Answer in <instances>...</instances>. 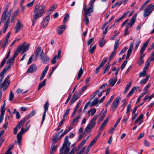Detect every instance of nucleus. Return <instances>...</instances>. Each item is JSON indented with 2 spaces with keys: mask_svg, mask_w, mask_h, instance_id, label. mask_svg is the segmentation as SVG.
I'll use <instances>...</instances> for the list:
<instances>
[{
  "mask_svg": "<svg viewBox=\"0 0 154 154\" xmlns=\"http://www.w3.org/2000/svg\"><path fill=\"white\" fill-rule=\"evenodd\" d=\"M57 146H55L54 143H52L51 147L50 154H52L53 152H55L57 149Z\"/></svg>",
  "mask_w": 154,
  "mask_h": 154,
  "instance_id": "22",
  "label": "nucleus"
},
{
  "mask_svg": "<svg viewBox=\"0 0 154 154\" xmlns=\"http://www.w3.org/2000/svg\"><path fill=\"white\" fill-rule=\"evenodd\" d=\"M37 69V67L35 64H32L29 66L27 72L28 73H32L35 72Z\"/></svg>",
  "mask_w": 154,
  "mask_h": 154,
  "instance_id": "15",
  "label": "nucleus"
},
{
  "mask_svg": "<svg viewBox=\"0 0 154 154\" xmlns=\"http://www.w3.org/2000/svg\"><path fill=\"white\" fill-rule=\"evenodd\" d=\"M23 26L21 24V22L19 20H18L17 21V22L16 25V26L15 27V33H17V32L20 30V29H22L23 28Z\"/></svg>",
  "mask_w": 154,
  "mask_h": 154,
  "instance_id": "11",
  "label": "nucleus"
},
{
  "mask_svg": "<svg viewBox=\"0 0 154 154\" xmlns=\"http://www.w3.org/2000/svg\"><path fill=\"white\" fill-rule=\"evenodd\" d=\"M84 16L85 17L84 21L85 22V24L86 25H88L89 22V18L88 17V16L85 15H84Z\"/></svg>",
  "mask_w": 154,
  "mask_h": 154,
  "instance_id": "47",
  "label": "nucleus"
},
{
  "mask_svg": "<svg viewBox=\"0 0 154 154\" xmlns=\"http://www.w3.org/2000/svg\"><path fill=\"white\" fill-rule=\"evenodd\" d=\"M83 72V70L82 69V68L81 67L80 68V69L78 72V76H77V79H78L79 78H80L81 77L82 75Z\"/></svg>",
  "mask_w": 154,
  "mask_h": 154,
  "instance_id": "32",
  "label": "nucleus"
},
{
  "mask_svg": "<svg viewBox=\"0 0 154 154\" xmlns=\"http://www.w3.org/2000/svg\"><path fill=\"white\" fill-rule=\"evenodd\" d=\"M139 88V87L136 86L134 87L129 91L128 94L127 95V97H129L133 94L136 93L137 91V90Z\"/></svg>",
  "mask_w": 154,
  "mask_h": 154,
  "instance_id": "18",
  "label": "nucleus"
},
{
  "mask_svg": "<svg viewBox=\"0 0 154 154\" xmlns=\"http://www.w3.org/2000/svg\"><path fill=\"white\" fill-rule=\"evenodd\" d=\"M4 28L7 29L9 26V23H10L9 20H6Z\"/></svg>",
  "mask_w": 154,
  "mask_h": 154,
  "instance_id": "52",
  "label": "nucleus"
},
{
  "mask_svg": "<svg viewBox=\"0 0 154 154\" xmlns=\"http://www.w3.org/2000/svg\"><path fill=\"white\" fill-rule=\"evenodd\" d=\"M144 63V60L143 59L140 58L139 59L138 63L140 66H141Z\"/></svg>",
  "mask_w": 154,
  "mask_h": 154,
  "instance_id": "62",
  "label": "nucleus"
},
{
  "mask_svg": "<svg viewBox=\"0 0 154 154\" xmlns=\"http://www.w3.org/2000/svg\"><path fill=\"white\" fill-rule=\"evenodd\" d=\"M107 112V110H105L104 112L103 113L102 115L101 116L100 118L99 119L98 122H100L102 121L103 120V118L105 116V115L106 113Z\"/></svg>",
  "mask_w": 154,
  "mask_h": 154,
  "instance_id": "37",
  "label": "nucleus"
},
{
  "mask_svg": "<svg viewBox=\"0 0 154 154\" xmlns=\"http://www.w3.org/2000/svg\"><path fill=\"white\" fill-rule=\"evenodd\" d=\"M9 84V82H7V83L3 82L2 85L1 86L0 88L2 87L3 88V91H5L7 88L8 85Z\"/></svg>",
  "mask_w": 154,
  "mask_h": 154,
  "instance_id": "25",
  "label": "nucleus"
},
{
  "mask_svg": "<svg viewBox=\"0 0 154 154\" xmlns=\"http://www.w3.org/2000/svg\"><path fill=\"white\" fill-rule=\"evenodd\" d=\"M137 14H135L133 17L131 19L129 23H128V24L131 27L134 24L135 22L137 16Z\"/></svg>",
  "mask_w": 154,
  "mask_h": 154,
  "instance_id": "17",
  "label": "nucleus"
},
{
  "mask_svg": "<svg viewBox=\"0 0 154 154\" xmlns=\"http://www.w3.org/2000/svg\"><path fill=\"white\" fill-rule=\"evenodd\" d=\"M134 43L131 42L130 43V47L128 49L127 52V54L130 55L133 48Z\"/></svg>",
  "mask_w": 154,
  "mask_h": 154,
  "instance_id": "24",
  "label": "nucleus"
},
{
  "mask_svg": "<svg viewBox=\"0 0 154 154\" xmlns=\"http://www.w3.org/2000/svg\"><path fill=\"white\" fill-rule=\"evenodd\" d=\"M40 59L41 62L45 64L48 63L50 60L49 57L45 55L43 51L40 55Z\"/></svg>",
  "mask_w": 154,
  "mask_h": 154,
  "instance_id": "5",
  "label": "nucleus"
},
{
  "mask_svg": "<svg viewBox=\"0 0 154 154\" xmlns=\"http://www.w3.org/2000/svg\"><path fill=\"white\" fill-rule=\"evenodd\" d=\"M82 102V100H79V102H78L75 108V109L74 110L77 111L78 108L80 106Z\"/></svg>",
  "mask_w": 154,
  "mask_h": 154,
  "instance_id": "58",
  "label": "nucleus"
},
{
  "mask_svg": "<svg viewBox=\"0 0 154 154\" xmlns=\"http://www.w3.org/2000/svg\"><path fill=\"white\" fill-rule=\"evenodd\" d=\"M131 84V82H130L128 83L125 88V89L123 92L124 94H125L128 91L130 88Z\"/></svg>",
  "mask_w": 154,
  "mask_h": 154,
  "instance_id": "29",
  "label": "nucleus"
},
{
  "mask_svg": "<svg viewBox=\"0 0 154 154\" xmlns=\"http://www.w3.org/2000/svg\"><path fill=\"white\" fill-rule=\"evenodd\" d=\"M86 142V140H83L80 143V145H79L78 146L79 148H80Z\"/></svg>",
  "mask_w": 154,
  "mask_h": 154,
  "instance_id": "64",
  "label": "nucleus"
},
{
  "mask_svg": "<svg viewBox=\"0 0 154 154\" xmlns=\"http://www.w3.org/2000/svg\"><path fill=\"white\" fill-rule=\"evenodd\" d=\"M14 95L13 93L11 91L10 93L9 98V101H12L13 100L14 98Z\"/></svg>",
  "mask_w": 154,
  "mask_h": 154,
  "instance_id": "44",
  "label": "nucleus"
},
{
  "mask_svg": "<svg viewBox=\"0 0 154 154\" xmlns=\"http://www.w3.org/2000/svg\"><path fill=\"white\" fill-rule=\"evenodd\" d=\"M96 0H91L88 4V5H90L94 7V3Z\"/></svg>",
  "mask_w": 154,
  "mask_h": 154,
  "instance_id": "59",
  "label": "nucleus"
},
{
  "mask_svg": "<svg viewBox=\"0 0 154 154\" xmlns=\"http://www.w3.org/2000/svg\"><path fill=\"white\" fill-rule=\"evenodd\" d=\"M110 68V66L109 65V62H108L106 65L104 67L105 69L103 73V74H105L109 69Z\"/></svg>",
  "mask_w": 154,
  "mask_h": 154,
  "instance_id": "26",
  "label": "nucleus"
},
{
  "mask_svg": "<svg viewBox=\"0 0 154 154\" xmlns=\"http://www.w3.org/2000/svg\"><path fill=\"white\" fill-rule=\"evenodd\" d=\"M69 17V14L67 13L65 15L63 20V23H65L68 20Z\"/></svg>",
  "mask_w": 154,
  "mask_h": 154,
  "instance_id": "46",
  "label": "nucleus"
},
{
  "mask_svg": "<svg viewBox=\"0 0 154 154\" xmlns=\"http://www.w3.org/2000/svg\"><path fill=\"white\" fill-rule=\"evenodd\" d=\"M91 46H92V45H91L90 47V53L91 54H92V53H93V52L95 51V49H96V45H94L92 48H91Z\"/></svg>",
  "mask_w": 154,
  "mask_h": 154,
  "instance_id": "39",
  "label": "nucleus"
},
{
  "mask_svg": "<svg viewBox=\"0 0 154 154\" xmlns=\"http://www.w3.org/2000/svg\"><path fill=\"white\" fill-rule=\"evenodd\" d=\"M150 0H147L145 3L143 4V6L140 8L141 10H143L144 7H145L149 3Z\"/></svg>",
  "mask_w": 154,
  "mask_h": 154,
  "instance_id": "57",
  "label": "nucleus"
},
{
  "mask_svg": "<svg viewBox=\"0 0 154 154\" xmlns=\"http://www.w3.org/2000/svg\"><path fill=\"white\" fill-rule=\"evenodd\" d=\"M45 11L44 5H41L39 6V5L38 4L36 5L34 11L32 18V26L34 25L36 20L42 16L44 14Z\"/></svg>",
  "mask_w": 154,
  "mask_h": 154,
  "instance_id": "1",
  "label": "nucleus"
},
{
  "mask_svg": "<svg viewBox=\"0 0 154 154\" xmlns=\"http://www.w3.org/2000/svg\"><path fill=\"white\" fill-rule=\"evenodd\" d=\"M49 68L48 66H46L44 69L41 75L43 77H44L46 73H47Z\"/></svg>",
  "mask_w": 154,
  "mask_h": 154,
  "instance_id": "35",
  "label": "nucleus"
},
{
  "mask_svg": "<svg viewBox=\"0 0 154 154\" xmlns=\"http://www.w3.org/2000/svg\"><path fill=\"white\" fill-rule=\"evenodd\" d=\"M119 100L120 97L118 96L114 100L111 106V107L114 110H115L118 106L119 102Z\"/></svg>",
  "mask_w": 154,
  "mask_h": 154,
  "instance_id": "10",
  "label": "nucleus"
},
{
  "mask_svg": "<svg viewBox=\"0 0 154 154\" xmlns=\"http://www.w3.org/2000/svg\"><path fill=\"white\" fill-rule=\"evenodd\" d=\"M27 131V130L24 129L23 128H22L21 129L20 131L18 134L17 137V141L15 142V143H18L19 145H20L21 143L22 139L21 136L24 133L26 132Z\"/></svg>",
  "mask_w": 154,
  "mask_h": 154,
  "instance_id": "6",
  "label": "nucleus"
},
{
  "mask_svg": "<svg viewBox=\"0 0 154 154\" xmlns=\"http://www.w3.org/2000/svg\"><path fill=\"white\" fill-rule=\"evenodd\" d=\"M46 82V80L44 79L43 81L41 83H40L38 85V90H39L42 87L44 86L45 85Z\"/></svg>",
  "mask_w": 154,
  "mask_h": 154,
  "instance_id": "31",
  "label": "nucleus"
},
{
  "mask_svg": "<svg viewBox=\"0 0 154 154\" xmlns=\"http://www.w3.org/2000/svg\"><path fill=\"white\" fill-rule=\"evenodd\" d=\"M91 112V116H93L96 112V109L95 108H93L91 110H89L88 112V113Z\"/></svg>",
  "mask_w": 154,
  "mask_h": 154,
  "instance_id": "42",
  "label": "nucleus"
},
{
  "mask_svg": "<svg viewBox=\"0 0 154 154\" xmlns=\"http://www.w3.org/2000/svg\"><path fill=\"white\" fill-rule=\"evenodd\" d=\"M64 149H65L64 152L65 153H68L70 150L69 146H67L66 147H64Z\"/></svg>",
  "mask_w": 154,
  "mask_h": 154,
  "instance_id": "61",
  "label": "nucleus"
},
{
  "mask_svg": "<svg viewBox=\"0 0 154 154\" xmlns=\"http://www.w3.org/2000/svg\"><path fill=\"white\" fill-rule=\"evenodd\" d=\"M143 114H141L139 117H138L137 119L136 120L135 122V124H136L139 122L138 125H140L142 123V122H141V120L143 118Z\"/></svg>",
  "mask_w": 154,
  "mask_h": 154,
  "instance_id": "23",
  "label": "nucleus"
},
{
  "mask_svg": "<svg viewBox=\"0 0 154 154\" xmlns=\"http://www.w3.org/2000/svg\"><path fill=\"white\" fill-rule=\"evenodd\" d=\"M97 140H95V139L94 138L89 145L90 146L92 147L93 145L95 143Z\"/></svg>",
  "mask_w": 154,
  "mask_h": 154,
  "instance_id": "63",
  "label": "nucleus"
},
{
  "mask_svg": "<svg viewBox=\"0 0 154 154\" xmlns=\"http://www.w3.org/2000/svg\"><path fill=\"white\" fill-rule=\"evenodd\" d=\"M120 39H118L117 40L115 43V44L114 45V49H117V48L118 47L119 45V41Z\"/></svg>",
  "mask_w": 154,
  "mask_h": 154,
  "instance_id": "53",
  "label": "nucleus"
},
{
  "mask_svg": "<svg viewBox=\"0 0 154 154\" xmlns=\"http://www.w3.org/2000/svg\"><path fill=\"white\" fill-rule=\"evenodd\" d=\"M99 100L97 98H95L94 100L91 102L92 106L96 105L98 103Z\"/></svg>",
  "mask_w": 154,
  "mask_h": 154,
  "instance_id": "45",
  "label": "nucleus"
},
{
  "mask_svg": "<svg viewBox=\"0 0 154 154\" xmlns=\"http://www.w3.org/2000/svg\"><path fill=\"white\" fill-rule=\"evenodd\" d=\"M140 42L141 41L140 39H138L136 41L135 43V47L136 49L138 48Z\"/></svg>",
  "mask_w": 154,
  "mask_h": 154,
  "instance_id": "56",
  "label": "nucleus"
},
{
  "mask_svg": "<svg viewBox=\"0 0 154 154\" xmlns=\"http://www.w3.org/2000/svg\"><path fill=\"white\" fill-rule=\"evenodd\" d=\"M35 113L36 112L35 110H33L31 111L29 113L27 117L26 118V120H27L31 117H32L35 114Z\"/></svg>",
  "mask_w": 154,
  "mask_h": 154,
  "instance_id": "30",
  "label": "nucleus"
},
{
  "mask_svg": "<svg viewBox=\"0 0 154 154\" xmlns=\"http://www.w3.org/2000/svg\"><path fill=\"white\" fill-rule=\"evenodd\" d=\"M100 90H98L97 91H96L94 93L93 95L90 97V100H92L96 95L97 94V93L99 92Z\"/></svg>",
  "mask_w": 154,
  "mask_h": 154,
  "instance_id": "60",
  "label": "nucleus"
},
{
  "mask_svg": "<svg viewBox=\"0 0 154 154\" xmlns=\"http://www.w3.org/2000/svg\"><path fill=\"white\" fill-rule=\"evenodd\" d=\"M61 54V51L60 50L58 51L57 55H56L51 60V62L52 64H54L56 63L57 60L60 57Z\"/></svg>",
  "mask_w": 154,
  "mask_h": 154,
  "instance_id": "14",
  "label": "nucleus"
},
{
  "mask_svg": "<svg viewBox=\"0 0 154 154\" xmlns=\"http://www.w3.org/2000/svg\"><path fill=\"white\" fill-rule=\"evenodd\" d=\"M8 7L7 6L3 12L2 15V18H1V19L2 20H3L4 17H5V16L6 14V13L8 10Z\"/></svg>",
  "mask_w": 154,
  "mask_h": 154,
  "instance_id": "38",
  "label": "nucleus"
},
{
  "mask_svg": "<svg viewBox=\"0 0 154 154\" xmlns=\"http://www.w3.org/2000/svg\"><path fill=\"white\" fill-rule=\"evenodd\" d=\"M57 7V5L54 4L49 9V10L50 11H54Z\"/></svg>",
  "mask_w": 154,
  "mask_h": 154,
  "instance_id": "55",
  "label": "nucleus"
},
{
  "mask_svg": "<svg viewBox=\"0 0 154 154\" xmlns=\"http://www.w3.org/2000/svg\"><path fill=\"white\" fill-rule=\"evenodd\" d=\"M26 122V117L22 119L17 125L16 127L19 129L21 128Z\"/></svg>",
  "mask_w": 154,
  "mask_h": 154,
  "instance_id": "20",
  "label": "nucleus"
},
{
  "mask_svg": "<svg viewBox=\"0 0 154 154\" xmlns=\"http://www.w3.org/2000/svg\"><path fill=\"white\" fill-rule=\"evenodd\" d=\"M42 49L41 47L40 46L38 47L37 48L36 50L35 51V60H36V58L38 57L39 53L41 51Z\"/></svg>",
  "mask_w": 154,
  "mask_h": 154,
  "instance_id": "21",
  "label": "nucleus"
},
{
  "mask_svg": "<svg viewBox=\"0 0 154 154\" xmlns=\"http://www.w3.org/2000/svg\"><path fill=\"white\" fill-rule=\"evenodd\" d=\"M9 42L8 41L4 40L2 45V46L3 49H4L6 47L8 43Z\"/></svg>",
  "mask_w": 154,
  "mask_h": 154,
  "instance_id": "50",
  "label": "nucleus"
},
{
  "mask_svg": "<svg viewBox=\"0 0 154 154\" xmlns=\"http://www.w3.org/2000/svg\"><path fill=\"white\" fill-rule=\"evenodd\" d=\"M48 23L47 22H46V21H44V20L42 21L41 23V27H42L44 28L46 26Z\"/></svg>",
  "mask_w": 154,
  "mask_h": 154,
  "instance_id": "51",
  "label": "nucleus"
},
{
  "mask_svg": "<svg viewBox=\"0 0 154 154\" xmlns=\"http://www.w3.org/2000/svg\"><path fill=\"white\" fill-rule=\"evenodd\" d=\"M29 47V44H28L26 45H25L24 43H23L19 46L17 49V51L19 52L21 51V53L23 54L28 50Z\"/></svg>",
  "mask_w": 154,
  "mask_h": 154,
  "instance_id": "4",
  "label": "nucleus"
},
{
  "mask_svg": "<svg viewBox=\"0 0 154 154\" xmlns=\"http://www.w3.org/2000/svg\"><path fill=\"white\" fill-rule=\"evenodd\" d=\"M150 5H148L144 11L143 16L145 17H147L153 11V9L151 8Z\"/></svg>",
  "mask_w": 154,
  "mask_h": 154,
  "instance_id": "8",
  "label": "nucleus"
},
{
  "mask_svg": "<svg viewBox=\"0 0 154 154\" xmlns=\"http://www.w3.org/2000/svg\"><path fill=\"white\" fill-rule=\"evenodd\" d=\"M19 9H17L14 12L12 15V16L14 17H16L19 14Z\"/></svg>",
  "mask_w": 154,
  "mask_h": 154,
  "instance_id": "48",
  "label": "nucleus"
},
{
  "mask_svg": "<svg viewBox=\"0 0 154 154\" xmlns=\"http://www.w3.org/2000/svg\"><path fill=\"white\" fill-rule=\"evenodd\" d=\"M117 76H116L113 79L111 78L110 79L109 83L110 84V86H113L114 85L117 81Z\"/></svg>",
  "mask_w": 154,
  "mask_h": 154,
  "instance_id": "19",
  "label": "nucleus"
},
{
  "mask_svg": "<svg viewBox=\"0 0 154 154\" xmlns=\"http://www.w3.org/2000/svg\"><path fill=\"white\" fill-rule=\"evenodd\" d=\"M89 7L87 8V5H85L83 8V11H84L85 15L91 16L92 13L94 11V7L90 5H88Z\"/></svg>",
  "mask_w": 154,
  "mask_h": 154,
  "instance_id": "3",
  "label": "nucleus"
},
{
  "mask_svg": "<svg viewBox=\"0 0 154 154\" xmlns=\"http://www.w3.org/2000/svg\"><path fill=\"white\" fill-rule=\"evenodd\" d=\"M66 29L65 25H62L59 26L57 28V32L59 34H61Z\"/></svg>",
  "mask_w": 154,
  "mask_h": 154,
  "instance_id": "16",
  "label": "nucleus"
},
{
  "mask_svg": "<svg viewBox=\"0 0 154 154\" xmlns=\"http://www.w3.org/2000/svg\"><path fill=\"white\" fill-rule=\"evenodd\" d=\"M94 38H91V39H89L88 41V42H87L88 45H90L91 44V45H92V44L94 43Z\"/></svg>",
  "mask_w": 154,
  "mask_h": 154,
  "instance_id": "54",
  "label": "nucleus"
},
{
  "mask_svg": "<svg viewBox=\"0 0 154 154\" xmlns=\"http://www.w3.org/2000/svg\"><path fill=\"white\" fill-rule=\"evenodd\" d=\"M115 97V95H112L110 98L109 100L107 102L106 104V107H107L110 104V103L112 102V101L113 100V99L114 97Z\"/></svg>",
  "mask_w": 154,
  "mask_h": 154,
  "instance_id": "40",
  "label": "nucleus"
},
{
  "mask_svg": "<svg viewBox=\"0 0 154 154\" xmlns=\"http://www.w3.org/2000/svg\"><path fill=\"white\" fill-rule=\"evenodd\" d=\"M107 59L106 58H104L103 60L99 66L96 68V74H97L98 73L100 68L104 65Z\"/></svg>",
  "mask_w": 154,
  "mask_h": 154,
  "instance_id": "13",
  "label": "nucleus"
},
{
  "mask_svg": "<svg viewBox=\"0 0 154 154\" xmlns=\"http://www.w3.org/2000/svg\"><path fill=\"white\" fill-rule=\"evenodd\" d=\"M81 95V91H79L75 92L73 95L70 101V102L71 103V104H72L76 100H78L80 97Z\"/></svg>",
  "mask_w": 154,
  "mask_h": 154,
  "instance_id": "7",
  "label": "nucleus"
},
{
  "mask_svg": "<svg viewBox=\"0 0 154 154\" xmlns=\"http://www.w3.org/2000/svg\"><path fill=\"white\" fill-rule=\"evenodd\" d=\"M15 60V59L13 57H12L10 58L7 62V63H8L9 64V65L8 66H9V67L10 66L13 64L14 63V62Z\"/></svg>",
  "mask_w": 154,
  "mask_h": 154,
  "instance_id": "36",
  "label": "nucleus"
},
{
  "mask_svg": "<svg viewBox=\"0 0 154 154\" xmlns=\"http://www.w3.org/2000/svg\"><path fill=\"white\" fill-rule=\"evenodd\" d=\"M105 36L102 38L99 42V45L100 47H102L106 43V41L104 40Z\"/></svg>",
  "mask_w": 154,
  "mask_h": 154,
  "instance_id": "27",
  "label": "nucleus"
},
{
  "mask_svg": "<svg viewBox=\"0 0 154 154\" xmlns=\"http://www.w3.org/2000/svg\"><path fill=\"white\" fill-rule=\"evenodd\" d=\"M49 104L48 102V101H47L44 106V108L45 109L44 112H46L47 111L49 107Z\"/></svg>",
  "mask_w": 154,
  "mask_h": 154,
  "instance_id": "41",
  "label": "nucleus"
},
{
  "mask_svg": "<svg viewBox=\"0 0 154 154\" xmlns=\"http://www.w3.org/2000/svg\"><path fill=\"white\" fill-rule=\"evenodd\" d=\"M9 68V66H8L7 67L4 68L3 70L0 73V76L1 77V78L0 79V84H1V83H2V81L4 79V75L8 70Z\"/></svg>",
  "mask_w": 154,
  "mask_h": 154,
  "instance_id": "12",
  "label": "nucleus"
},
{
  "mask_svg": "<svg viewBox=\"0 0 154 154\" xmlns=\"http://www.w3.org/2000/svg\"><path fill=\"white\" fill-rule=\"evenodd\" d=\"M58 134L59 133L56 134L52 138V141L54 142V144L55 143H56L57 141V138L59 136Z\"/></svg>",
  "mask_w": 154,
  "mask_h": 154,
  "instance_id": "33",
  "label": "nucleus"
},
{
  "mask_svg": "<svg viewBox=\"0 0 154 154\" xmlns=\"http://www.w3.org/2000/svg\"><path fill=\"white\" fill-rule=\"evenodd\" d=\"M149 78V76H147L145 79L141 80L140 81V83L141 84H145L148 80Z\"/></svg>",
  "mask_w": 154,
  "mask_h": 154,
  "instance_id": "43",
  "label": "nucleus"
},
{
  "mask_svg": "<svg viewBox=\"0 0 154 154\" xmlns=\"http://www.w3.org/2000/svg\"><path fill=\"white\" fill-rule=\"evenodd\" d=\"M13 11L12 9L10 10L8 14L6 15V14L5 16V17H4V18H3V20H8L9 19V17H10V16L11 15V14L12 12Z\"/></svg>",
  "mask_w": 154,
  "mask_h": 154,
  "instance_id": "28",
  "label": "nucleus"
},
{
  "mask_svg": "<svg viewBox=\"0 0 154 154\" xmlns=\"http://www.w3.org/2000/svg\"><path fill=\"white\" fill-rule=\"evenodd\" d=\"M99 115L95 116L92 119L91 121L88 124L85 128V131L86 132H88L90 130L93 128L96 124V120L99 116Z\"/></svg>",
  "mask_w": 154,
  "mask_h": 154,
  "instance_id": "2",
  "label": "nucleus"
},
{
  "mask_svg": "<svg viewBox=\"0 0 154 154\" xmlns=\"http://www.w3.org/2000/svg\"><path fill=\"white\" fill-rule=\"evenodd\" d=\"M80 118L81 116L80 115L76 116L72 119V123H74L75 122H77L79 119H80Z\"/></svg>",
  "mask_w": 154,
  "mask_h": 154,
  "instance_id": "34",
  "label": "nucleus"
},
{
  "mask_svg": "<svg viewBox=\"0 0 154 154\" xmlns=\"http://www.w3.org/2000/svg\"><path fill=\"white\" fill-rule=\"evenodd\" d=\"M68 138V136L67 135L66 136L63 145L60 150V152H61L64 150V147H66L67 146H70L71 143L70 142H69Z\"/></svg>",
  "mask_w": 154,
  "mask_h": 154,
  "instance_id": "9",
  "label": "nucleus"
},
{
  "mask_svg": "<svg viewBox=\"0 0 154 154\" xmlns=\"http://www.w3.org/2000/svg\"><path fill=\"white\" fill-rule=\"evenodd\" d=\"M5 110V107H2L1 113L0 116H2V118H4Z\"/></svg>",
  "mask_w": 154,
  "mask_h": 154,
  "instance_id": "49",
  "label": "nucleus"
}]
</instances>
